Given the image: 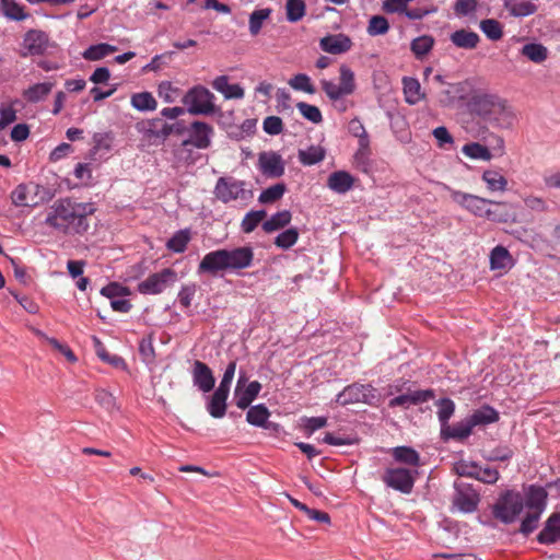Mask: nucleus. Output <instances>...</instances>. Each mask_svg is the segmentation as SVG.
Instances as JSON below:
<instances>
[{
    "mask_svg": "<svg viewBox=\"0 0 560 560\" xmlns=\"http://www.w3.org/2000/svg\"><path fill=\"white\" fill-rule=\"evenodd\" d=\"M95 211L96 208L92 202L61 198L49 208L45 224L66 235H82L89 230L90 218Z\"/></svg>",
    "mask_w": 560,
    "mask_h": 560,
    "instance_id": "1",
    "label": "nucleus"
},
{
    "mask_svg": "<svg viewBox=\"0 0 560 560\" xmlns=\"http://www.w3.org/2000/svg\"><path fill=\"white\" fill-rule=\"evenodd\" d=\"M254 250L249 246L233 249H215L203 256L198 265V273L215 276L220 272H238L252 266Z\"/></svg>",
    "mask_w": 560,
    "mask_h": 560,
    "instance_id": "2",
    "label": "nucleus"
},
{
    "mask_svg": "<svg viewBox=\"0 0 560 560\" xmlns=\"http://www.w3.org/2000/svg\"><path fill=\"white\" fill-rule=\"evenodd\" d=\"M214 98V94L207 88L195 85L185 93L182 102L189 114L209 116L217 112Z\"/></svg>",
    "mask_w": 560,
    "mask_h": 560,
    "instance_id": "3",
    "label": "nucleus"
},
{
    "mask_svg": "<svg viewBox=\"0 0 560 560\" xmlns=\"http://www.w3.org/2000/svg\"><path fill=\"white\" fill-rule=\"evenodd\" d=\"M524 509V500L521 493L506 490L499 497L493 505V516L504 524L513 523Z\"/></svg>",
    "mask_w": 560,
    "mask_h": 560,
    "instance_id": "4",
    "label": "nucleus"
},
{
    "mask_svg": "<svg viewBox=\"0 0 560 560\" xmlns=\"http://www.w3.org/2000/svg\"><path fill=\"white\" fill-rule=\"evenodd\" d=\"M320 86L330 101L337 102L355 91L354 72L348 66L342 65L339 68V83L324 79L320 81Z\"/></svg>",
    "mask_w": 560,
    "mask_h": 560,
    "instance_id": "5",
    "label": "nucleus"
},
{
    "mask_svg": "<svg viewBox=\"0 0 560 560\" xmlns=\"http://www.w3.org/2000/svg\"><path fill=\"white\" fill-rule=\"evenodd\" d=\"M475 112L489 120H498L499 116H508L506 102L493 94H480L472 98Z\"/></svg>",
    "mask_w": 560,
    "mask_h": 560,
    "instance_id": "6",
    "label": "nucleus"
},
{
    "mask_svg": "<svg viewBox=\"0 0 560 560\" xmlns=\"http://www.w3.org/2000/svg\"><path fill=\"white\" fill-rule=\"evenodd\" d=\"M416 472V470L402 467H389L385 469L382 480L387 487L401 493L409 494L413 489Z\"/></svg>",
    "mask_w": 560,
    "mask_h": 560,
    "instance_id": "7",
    "label": "nucleus"
},
{
    "mask_svg": "<svg viewBox=\"0 0 560 560\" xmlns=\"http://www.w3.org/2000/svg\"><path fill=\"white\" fill-rule=\"evenodd\" d=\"M50 47L49 36L42 30H30L23 36L20 56H42Z\"/></svg>",
    "mask_w": 560,
    "mask_h": 560,
    "instance_id": "8",
    "label": "nucleus"
},
{
    "mask_svg": "<svg viewBox=\"0 0 560 560\" xmlns=\"http://www.w3.org/2000/svg\"><path fill=\"white\" fill-rule=\"evenodd\" d=\"M176 280V271L171 268H165L160 272L150 275L145 280L140 282L138 284V291L142 294H160Z\"/></svg>",
    "mask_w": 560,
    "mask_h": 560,
    "instance_id": "9",
    "label": "nucleus"
},
{
    "mask_svg": "<svg viewBox=\"0 0 560 560\" xmlns=\"http://www.w3.org/2000/svg\"><path fill=\"white\" fill-rule=\"evenodd\" d=\"M451 199L476 217L487 215L490 199L448 188Z\"/></svg>",
    "mask_w": 560,
    "mask_h": 560,
    "instance_id": "10",
    "label": "nucleus"
},
{
    "mask_svg": "<svg viewBox=\"0 0 560 560\" xmlns=\"http://www.w3.org/2000/svg\"><path fill=\"white\" fill-rule=\"evenodd\" d=\"M245 183L233 177L222 176L217 180L214 196L223 203L240 199L245 194Z\"/></svg>",
    "mask_w": 560,
    "mask_h": 560,
    "instance_id": "11",
    "label": "nucleus"
},
{
    "mask_svg": "<svg viewBox=\"0 0 560 560\" xmlns=\"http://www.w3.org/2000/svg\"><path fill=\"white\" fill-rule=\"evenodd\" d=\"M486 219L494 223H515L517 221L516 208L508 201L490 200Z\"/></svg>",
    "mask_w": 560,
    "mask_h": 560,
    "instance_id": "12",
    "label": "nucleus"
},
{
    "mask_svg": "<svg viewBox=\"0 0 560 560\" xmlns=\"http://www.w3.org/2000/svg\"><path fill=\"white\" fill-rule=\"evenodd\" d=\"M479 501V494L471 488V486L459 485L455 487L453 505L460 512L472 513L476 511Z\"/></svg>",
    "mask_w": 560,
    "mask_h": 560,
    "instance_id": "13",
    "label": "nucleus"
},
{
    "mask_svg": "<svg viewBox=\"0 0 560 560\" xmlns=\"http://www.w3.org/2000/svg\"><path fill=\"white\" fill-rule=\"evenodd\" d=\"M194 385L202 393H209L213 389L215 377L212 370L202 361L195 360L191 369Z\"/></svg>",
    "mask_w": 560,
    "mask_h": 560,
    "instance_id": "14",
    "label": "nucleus"
},
{
    "mask_svg": "<svg viewBox=\"0 0 560 560\" xmlns=\"http://www.w3.org/2000/svg\"><path fill=\"white\" fill-rule=\"evenodd\" d=\"M258 164L261 173L270 178H278L284 174V162L277 152H262L259 154Z\"/></svg>",
    "mask_w": 560,
    "mask_h": 560,
    "instance_id": "15",
    "label": "nucleus"
},
{
    "mask_svg": "<svg viewBox=\"0 0 560 560\" xmlns=\"http://www.w3.org/2000/svg\"><path fill=\"white\" fill-rule=\"evenodd\" d=\"M349 132L358 138V151L355 152V160L364 162L370 154V138L369 135L359 118H353L348 124Z\"/></svg>",
    "mask_w": 560,
    "mask_h": 560,
    "instance_id": "16",
    "label": "nucleus"
},
{
    "mask_svg": "<svg viewBox=\"0 0 560 560\" xmlns=\"http://www.w3.org/2000/svg\"><path fill=\"white\" fill-rule=\"evenodd\" d=\"M190 138L184 141V144H191L197 149H207L210 147V136L213 133V128L203 121H194L190 125Z\"/></svg>",
    "mask_w": 560,
    "mask_h": 560,
    "instance_id": "17",
    "label": "nucleus"
},
{
    "mask_svg": "<svg viewBox=\"0 0 560 560\" xmlns=\"http://www.w3.org/2000/svg\"><path fill=\"white\" fill-rule=\"evenodd\" d=\"M435 396L433 389L415 390L412 393L399 395L389 400V407L401 406L408 408L411 405H418L433 399Z\"/></svg>",
    "mask_w": 560,
    "mask_h": 560,
    "instance_id": "18",
    "label": "nucleus"
},
{
    "mask_svg": "<svg viewBox=\"0 0 560 560\" xmlns=\"http://www.w3.org/2000/svg\"><path fill=\"white\" fill-rule=\"evenodd\" d=\"M319 46L328 54L339 55L348 51L352 46V42L343 34L328 35L320 39Z\"/></svg>",
    "mask_w": 560,
    "mask_h": 560,
    "instance_id": "19",
    "label": "nucleus"
},
{
    "mask_svg": "<svg viewBox=\"0 0 560 560\" xmlns=\"http://www.w3.org/2000/svg\"><path fill=\"white\" fill-rule=\"evenodd\" d=\"M472 424L469 419L466 418L463 421L456 422L451 425L450 423L441 429V439L443 441L457 440L463 441L472 433Z\"/></svg>",
    "mask_w": 560,
    "mask_h": 560,
    "instance_id": "20",
    "label": "nucleus"
},
{
    "mask_svg": "<svg viewBox=\"0 0 560 560\" xmlns=\"http://www.w3.org/2000/svg\"><path fill=\"white\" fill-rule=\"evenodd\" d=\"M548 493L545 488L530 485L526 491L524 505L528 511H539L542 514L547 505Z\"/></svg>",
    "mask_w": 560,
    "mask_h": 560,
    "instance_id": "21",
    "label": "nucleus"
},
{
    "mask_svg": "<svg viewBox=\"0 0 560 560\" xmlns=\"http://www.w3.org/2000/svg\"><path fill=\"white\" fill-rule=\"evenodd\" d=\"M230 392L218 387L213 394L209 397L207 404V410L211 417L220 419L223 418L226 412V400Z\"/></svg>",
    "mask_w": 560,
    "mask_h": 560,
    "instance_id": "22",
    "label": "nucleus"
},
{
    "mask_svg": "<svg viewBox=\"0 0 560 560\" xmlns=\"http://www.w3.org/2000/svg\"><path fill=\"white\" fill-rule=\"evenodd\" d=\"M212 88L222 93L226 100H241L244 97V89L240 84H230L228 75L217 77L212 81Z\"/></svg>",
    "mask_w": 560,
    "mask_h": 560,
    "instance_id": "23",
    "label": "nucleus"
},
{
    "mask_svg": "<svg viewBox=\"0 0 560 560\" xmlns=\"http://www.w3.org/2000/svg\"><path fill=\"white\" fill-rule=\"evenodd\" d=\"M537 539L540 544L545 545L555 544L560 540V516L556 513L550 515Z\"/></svg>",
    "mask_w": 560,
    "mask_h": 560,
    "instance_id": "24",
    "label": "nucleus"
},
{
    "mask_svg": "<svg viewBox=\"0 0 560 560\" xmlns=\"http://www.w3.org/2000/svg\"><path fill=\"white\" fill-rule=\"evenodd\" d=\"M450 39L457 48L472 50L478 46L480 36L476 32L460 28L452 33Z\"/></svg>",
    "mask_w": 560,
    "mask_h": 560,
    "instance_id": "25",
    "label": "nucleus"
},
{
    "mask_svg": "<svg viewBox=\"0 0 560 560\" xmlns=\"http://www.w3.org/2000/svg\"><path fill=\"white\" fill-rule=\"evenodd\" d=\"M261 389V384L258 381H253L247 384V386L243 388H235L234 397L236 406L240 409H246L253 402V400L258 396Z\"/></svg>",
    "mask_w": 560,
    "mask_h": 560,
    "instance_id": "26",
    "label": "nucleus"
},
{
    "mask_svg": "<svg viewBox=\"0 0 560 560\" xmlns=\"http://www.w3.org/2000/svg\"><path fill=\"white\" fill-rule=\"evenodd\" d=\"M354 183L353 176L346 171H337L329 175L327 186L337 194H346Z\"/></svg>",
    "mask_w": 560,
    "mask_h": 560,
    "instance_id": "27",
    "label": "nucleus"
},
{
    "mask_svg": "<svg viewBox=\"0 0 560 560\" xmlns=\"http://www.w3.org/2000/svg\"><path fill=\"white\" fill-rule=\"evenodd\" d=\"M499 418H500L499 412L494 408H492L488 405H485L481 408L475 410L468 417V419L474 428L477 425H486V424L494 423L499 420Z\"/></svg>",
    "mask_w": 560,
    "mask_h": 560,
    "instance_id": "28",
    "label": "nucleus"
},
{
    "mask_svg": "<svg viewBox=\"0 0 560 560\" xmlns=\"http://www.w3.org/2000/svg\"><path fill=\"white\" fill-rule=\"evenodd\" d=\"M54 86V82L36 83L24 90L22 95L30 103H38L50 94Z\"/></svg>",
    "mask_w": 560,
    "mask_h": 560,
    "instance_id": "29",
    "label": "nucleus"
},
{
    "mask_svg": "<svg viewBox=\"0 0 560 560\" xmlns=\"http://www.w3.org/2000/svg\"><path fill=\"white\" fill-rule=\"evenodd\" d=\"M482 180L486 183L490 191H505L508 188V179L495 170H486L482 173Z\"/></svg>",
    "mask_w": 560,
    "mask_h": 560,
    "instance_id": "30",
    "label": "nucleus"
},
{
    "mask_svg": "<svg viewBox=\"0 0 560 560\" xmlns=\"http://www.w3.org/2000/svg\"><path fill=\"white\" fill-rule=\"evenodd\" d=\"M405 100L408 104L413 105L423 98L421 85L415 78L405 77L402 79Z\"/></svg>",
    "mask_w": 560,
    "mask_h": 560,
    "instance_id": "31",
    "label": "nucleus"
},
{
    "mask_svg": "<svg viewBox=\"0 0 560 560\" xmlns=\"http://www.w3.org/2000/svg\"><path fill=\"white\" fill-rule=\"evenodd\" d=\"M392 455L396 462L410 466H418L420 456L412 447L397 446L392 450Z\"/></svg>",
    "mask_w": 560,
    "mask_h": 560,
    "instance_id": "32",
    "label": "nucleus"
},
{
    "mask_svg": "<svg viewBox=\"0 0 560 560\" xmlns=\"http://www.w3.org/2000/svg\"><path fill=\"white\" fill-rule=\"evenodd\" d=\"M270 412L264 404H259L249 408L246 413V420L256 427L267 428Z\"/></svg>",
    "mask_w": 560,
    "mask_h": 560,
    "instance_id": "33",
    "label": "nucleus"
},
{
    "mask_svg": "<svg viewBox=\"0 0 560 560\" xmlns=\"http://www.w3.org/2000/svg\"><path fill=\"white\" fill-rule=\"evenodd\" d=\"M131 106L140 112L154 110L158 102L150 92H140L131 95Z\"/></svg>",
    "mask_w": 560,
    "mask_h": 560,
    "instance_id": "34",
    "label": "nucleus"
},
{
    "mask_svg": "<svg viewBox=\"0 0 560 560\" xmlns=\"http://www.w3.org/2000/svg\"><path fill=\"white\" fill-rule=\"evenodd\" d=\"M291 218L292 215L289 210L279 211L271 215L270 219L264 221L262 230L266 233H271L277 230H280L290 223Z\"/></svg>",
    "mask_w": 560,
    "mask_h": 560,
    "instance_id": "35",
    "label": "nucleus"
},
{
    "mask_svg": "<svg viewBox=\"0 0 560 560\" xmlns=\"http://www.w3.org/2000/svg\"><path fill=\"white\" fill-rule=\"evenodd\" d=\"M521 54L535 63H541L548 58L547 47L537 43H529L524 45Z\"/></svg>",
    "mask_w": 560,
    "mask_h": 560,
    "instance_id": "36",
    "label": "nucleus"
},
{
    "mask_svg": "<svg viewBox=\"0 0 560 560\" xmlns=\"http://www.w3.org/2000/svg\"><path fill=\"white\" fill-rule=\"evenodd\" d=\"M190 240L191 234L188 229L179 230L167 241L166 247L174 253H184Z\"/></svg>",
    "mask_w": 560,
    "mask_h": 560,
    "instance_id": "37",
    "label": "nucleus"
},
{
    "mask_svg": "<svg viewBox=\"0 0 560 560\" xmlns=\"http://www.w3.org/2000/svg\"><path fill=\"white\" fill-rule=\"evenodd\" d=\"M326 152L320 145H311L299 151V160L303 165H314L325 159Z\"/></svg>",
    "mask_w": 560,
    "mask_h": 560,
    "instance_id": "38",
    "label": "nucleus"
},
{
    "mask_svg": "<svg viewBox=\"0 0 560 560\" xmlns=\"http://www.w3.org/2000/svg\"><path fill=\"white\" fill-rule=\"evenodd\" d=\"M116 50H117V47L112 46L109 44L102 43V44L90 46L88 49H85L83 51L82 57L85 60L95 61V60L103 59L104 57L115 52Z\"/></svg>",
    "mask_w": 560,
    "mask_h": 560,
    "instance_id": "39",
    "label": "nucleus"
},
{
    "mask_svg": "<svg viewBox=\"0 0 560 560\" xmlns=\"http://www.w3.org/2000/svg\"><path fill=\"white\" fill-rule=\"evenodd\" d=\"M434 39L430 35H422L411 42L410 49L417 59H422L433 48Z\"/></svg>",
    "mask_w": 560,
    "mask_h": 560,
    "instance_id": "40",
    "label": "nucleus"
},
{
    "mask_svg": "<svg viewBox=\"0 0 560 560\" xmlns=\"http://www.w3.org/2000/svg\"><path fill=\"white\" fill-rule=\"evenodd\" d=\"M511 261L512 256L505 247L498 245L492 249L490 254V265L492 269H504Z\"/></svg>",
    "mask_w": 560,
    "mask_h": 560,
    "instance_id": "41",
    "label": "nucleus"
},
{
    "mask_svg": "<svg viewBox=\"0 0 560 560\" xmlns=\"http://www.w3.org/2000/svg\"><path fill=\"white\" fill-rule=\"evenodd\" d=\"M462 152L474 160H482L490 161L492 159V154L490 150L478 142H470L463 147Z\"/></svg>",
    "mask_w": 560,
    "mask_h": 560,
    "instance_id": "42",
    "label": "nucleus"
},
{
    "mask_svg": "<svg viewBox=\"0 0 560 560\" xmlns=\"http://www.w3.org/2000/svg\"><path fill=\"white\" fill-rule=\"evenodd\" d=\"M1 10L8 19L13 21H23L27 18L24 8L15 0H1Z\"/></svg>",
    "mask_w": 560,
    "mask_h": 560,
    "instance_id": "43",
    "label": "nucleus"
},
{
    "mask_svg": "<svg viewBox=\"0 0 560 560\" xmlns=\"http://www.w3.org/2000/svg\"><path fill=\"white\" fill-rule=\"evenodd\" d=\"M272 10L270 8L255 10L249 15V33L253 36L259 34L262 24L270 18Z\"/></svg>",
    "mask_w": 560,
    "mask_h": 560,
    "instance_id": "44",
    "label": "nucleus"
},
{
    "mask_svg": "<svg viewBox=\"0 0 560 560\" xmlns=\"http://www.w3.org/2000/svg\"><path fill=\"white\" fill-rule=\"evenodd\" d=\"M306 13V5L303 0H287L285 14L291 23L301 21Z\"/></svg>",
    "mask_w": 560,
    "mask_h": 560,
    "instance_id": "45",
    "label": "nucleus"
},
{
    "mask_svg": "<svg viewBox=\"0 0 560 560\" xmlns=\"http://www.w3.org/2000/svg\"><path fill=\"white\" fill-rule=\"evenodd\" d=\"M479 27L490 40H499L503 36L502 24L494 19L482 20Z\"/></svg>",
    "mask_w": 560,
    "mask_h": 560,
    "instance_id": "46",
    "label": "nucleus"
},
{
    "mask_svg": "<svg viewBox=\"0 0 560 560\" xmlns=\"http://www.w3.org/2000/svg\"><path fill=\"white\" fill-rule=\"evenodd\" d=\"M287 187L282 183L275 184L265 189L258 197V201L264 205L273 203L282 198Z\"/></svg>",
    "mask_w": 560,
    "mask_h": 560,
    "instance_id": "47",
    "label": "nucleus"
},
{
    "mask_svg": "<svg viewBox=\"0 0 560 560\" xmlns=\"http://www.w3.org/2000/svg\"><path fill=\"white\" fill-rule=\"evenodd\" d=\"M438 418L441 424V429L448 424L450 419L455 412V404L450 398H442L436 401Z\"/></svg>",
    "mask_w": 560,
    "mask_h": 560,
    "instance_id": "48",
    "label": "nucleus"
},
{
    "mask_svg": "<svg viewBox=\"0 0 560 560\" xmlns=\"http://www.w3.org/2000/svg\"><path fill=\"white\" fill-rule=\"evenodd\" d=\"M267 212L265 210L249 211L243 218L241 229L244 233H252L258 224L264 221Z\"/></svg>",
    "mask_w": 560,
    "mask_h": 560,
    "instance_id": "49",
    "label": "nucleus"
},
{
    "mask_svg": "<svg viewBox=\"0 0 560 560\" xmlns=\"http://www.w3.org/2000/svg\"><path fill=\"white\" fill-rule=\"evenodd\" d=\"M389 30V23L383 15H373L368 24L366 32L370 36L384 35Z\"/></svg>",
    "mask_w": 560,
    "mask_h": 560,
    "instance_id": "50",
    "label": "nucleus"
},
{
    "mask_svg": "<svg viewBox=\"0 0 560 560\" xmlns=\"http://www.w3.org/2000/svg\"><path fill=\"white\" fill-rule=\"evenodd\" d=\"M94 346H95L96 354L104 362H107V363L112 364L115 368H119V366L125 365L124 359L121 357L116 355V354H114V355L109 354V352L106 350L105 346L96 337H94Z\"/></svg>",
    "mask_w": 560,
    "mask_h": 560,
    "instance_id": "51",
    "label": "nucleus"
},
{
    "mask_svg": "<svg viewBox=\"0 0 560 560\" xmlns=\"http://www.w3.org/2000/svg\"><path fill=\"white\" fill-rule=\"evenodd\" d=\"M289 85L296 91H303L308 94H314L316 92L311 78L304 73H299L292 77L289 80Z\"/></svg>",
    "mask_w": 560,
    "mask_h": 560,
    "instance_id": "52",
    "label": "nucleus"
},
{
    "mask_svg": "<svg viewBox=\"0 0 560 560\" xmlns=\"http://www.w3.org/2000/svg\"><path fill=\"white\" fill-rule=\"evenodd\" d=\"M299 238V232L295 228H290L282 233H280L276 240L275 245L282 248V249H289L292 247Z\"/></svg>",
    "mask_w": 560,
    "mask_h": 560,
    "instance_id": "53",
    "label": "nucleus"
},
{
    "mask_svg": "<svg viewBox=\"0 0 560 560\" xmlns=\"http://www.w3.org/2000/svg\"><path fill=\"white\" fill-rule=\"evenodd\" d=\"M296 108L305 119L314 124H318L323 120L322 113L319 108L315 105H311L305 102H299L296 104Z\"/></svg>",
    "mask_w": 560,
    "mask_h": 560,
    "instance_id": "54",
    "label": "nucleus"
},
{
    "mask_svg": "<svg viewBox=\"0 0 560 560\" xmlns=\"http://www.w3.org/2000/svg\"><path fill=\"white\" fill-rule=\"evenodd\" d=\"M541 513L539 511H528L525 518L522 521L520 532L525 536L532 534L538 526Z\"/></svg>",
    "mask_w": 560,
    "mask_h": 560,
    "instance_id": "55",
    "label": "nucleus"
},
{
    "mask_svg": "<svg viewBox=\"0 0 560 560\" xmlns=\"http://www.w3.org/2000/svg\"><path fill=\"white\" fill-rule=\"evenodd\" d=\"M159 96L166 103H173L178 96V88L173 86L170 81H163L159 84Z\"/></svg>",
    "mask_w": 560,
    "mask_h": 560,
    "instance_id": "56",
    "label": "nucleus"
},
{
    "mask_svg": "<svg viewBox=\"0 0 560 560\" xmlns=\"http://www.w3.org/2000/svg\"><path fill=\"white\" fill-rule=\"evenodd\" d=\"M16 120V109L12 104L0 105V130Z\"/></svg>",
    "mask_w": 560,
    "mask_h": 560,
    "instance_id": "57",
    "label": "nucleus"
},
{
    "mask_svg": "<svg viewBox=\"0 0 560 560\" xmlns=\"http://www.w3.org/2000/svg\"><path fill=\"white\" fill-rule=\"evenodd\" d=\"M537 10V7L529 2V1H522L518 3H514L510 7V13L513 16H528L530 14H534Z\"/></svg>",
    "mask_w": 560,
    "mask_h": 560,
    "instance_id": "58",
    "label": "nucleus"
},
{
    "mask_svg": "<svg viewBox=\"0 0 560 560\" xmlns=\"http://www.w3.org/2000/svg\"><path fill=\"white\" fill-rule=\"evenodd\" d=\"M499 478L500 472L498 469L491 467L481 468L479 466L477 470V477H475V479L487 485H494L499 480Z\"/></svg>",
    "mask_w": 560,
    "mask_h": 560,
    "instance_id": "59",
    "label": "nucleus"
},
{
    "mask_svg": "<svg viewBox=\"0 0 560 560\" xmlns=\"http://www.w3.org/2000/svg\"><path fill=\"white\" fill-rule=\"evenodd\" d=\"M264 131L271 136H277L283 130L282 119L278 116H268L262 122Z\"/></svg>",
    "mask_w": 560,
    "mask_h": 560,
    "instance_id": "60",
    "label": "nucleus"
},
{
    "mask_svg": "<svg viewBox=\"0 0 560 560\" xmlns=\"http://www.w3.org/2000/svg\"><path fill=\"white\" fill-rule=\"evenodd\" d=\"M101 294L110 300H114L129 294V290L116 282H112L101 290Z\"/></svg>",
    "mask_w": 560,
    "mask_h": 560,
    "instance_id": "61",
    "label": "nucleus"
},
{
    "mask_svg": "<svg viewBox=\"0 0 560 560\" xmlns=\"http://www.w3.org/2000/svg\"><path fill=\"white\" fill-rule=\"evenodd\" d=\"M513 456V451L508 446L497 447L492 450L490 453L485 455V458L489 462H505L511 459Z\"/></svg>",
    "mask_w": 560,
    "mask_h": 560,
    "instance_id": "62",
    "label": "nucleus"
},
{
    "mask_svg": "<svg viewBox=\"0 0 560 560\" xmlns=\"http://www.w3.org/2000/svg\"><path fill=\"white\" fill-rule=\"evenodd\" d=\"M477 9V0H457L454 4V12L458 16H466Z\"/></svg>",
    "mask_w": 560,
    "mask_h": 560,
    "instance_id": "63",
    "label": "nucleus"
},
{
    "mask_svg": "<svg viewBox=\"0 0 560 560\" xmlns=\"http://www.w3.org/2000/svg\"><path fill=\"white\" fill-rule=\"evenodd\" d=\"M455 470L458 476L475 479L477 477L478 464L475 462H459L456 464Z\"/></svg>",
    "mask_w": 560,
    "mask_h": 560,
    "instance_id": "64",
    "label": "nucleus"
}]
</instances>
